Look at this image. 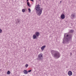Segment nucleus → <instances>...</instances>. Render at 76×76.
Masks as SVG:
<instances>
[{
  "label": "nucleus",
  "instance_id": "nucleus-1",
  "mask_svg": "<svg viewBox=\"0 0 76 76\" xmlns=\"http://www.w3.org/2000/svg\"><path fill=\"white\" fill-rule=\"evenodd\" d=\"M36 12L38 16H40L42 12V8H41L40 5L38 4L35 6Z\"/></svg>",
  "mask_w": 76,
  "mask_h": 76
},
{
  "label": "nucleus",
  "instance_id": "nucleus-2",
  "mask_svg": "<svg viewBox=\"0 0 76 76\" xmlns=\"http://www.w3.org/2000/svg\"><path fill=\"white\" fill-rule=\"evenodd\" d=\"M51 52L52 54L54 56V57H56L57 58L60 57V53L58 52L56 50H51Z\"/></svg>",
  "mask_w": 76,
  "mask_h": 76
},
{
  "label": "nucleus",
  "instance_id": "nucleus-3",
  "mask_svg": "<svg viewBox=\"0 0 76 76\" xmlns=\"http://www.w3.org/2000/svg\"><path fill=\"white\" fill-rule=\"evenodd\" d=\"M42 57H43V56L42 55V54H39L38 56V58L39 60H42Z\"/></svg>",
  "mask_w": 76,
  "mask_h": 76
},
{
  "label": "nucleus",
  "instance_id": "nucleus-4",
  "mask_svg": "<svg viewBox=\"0 0 76 76\" xmlns=\"http://www.w3.org/2000/svg\"><path fill=\"white\" fill-rule=\"evenodd\" d=\"M61 18L62 19H64L65 18V15L64 14H62L61 15Z\"/></svg>",
  "mask_w": 76,
  "mask_h": 76
},
{
  "label": "nucleus",
  "instance_id": "nucleus-5",
  "mask_svg": "<svg viewBox=\"0 0 76 76\" xmlns=\"http://www.w3.org/2000/svg\"><path fill=\"white\" fill-rule=\"evenodd\" d=\"M72 72L71 71H69L68 72V75L69 76H72Z\"/></svg>",
  "mask_w": 76,
  "mask_h": 76
},
{
  "label": "nucleus",
  "instance_id": "nucleus-6",
  "mask_svg": "<svg viewBox=\"0 0 76 76\" xmlns=\"http://www.w3.org/2000/svg\"><path fill=\"white\" fill-rule=\"evenodd\" d=\"M45 45H44L43 46H42L41 48V49L42 50V51H44V49L45 48Z\"/></svg>",
  "mask_w": 76,
  "mask_h": 76
},
{
  "label": "nucleus",
  "instance_id": "nucleus-7",
  "mask_svg": "<svg viewBox=\"0 0 76 76\" xmlns=\"http://www.w3.org/2000/svg\"><path fill=\"white\" fill-rule=\"evenodd\" d=\"M23 73L24 74H25V75H27V74L28 73V72L27 70H25L23 71Z\"/></svg>",
  "mask_w": 76,
  "mask_h": 76
},
{
  "label": "nucleus",
  "instance_id": "nucleus-8",
  "mask_svg": "<svg viewBox=\"0 0 76 76\" xmlns=\"http://www.w3.org/2000/svg\"><path fill=\"white\" fill-rule=\"evenodd\" d=\"M39 33L38 32H37L35 33V35L37 37H38V36H39Z\"/></svg>",
  "mask_w": 76,
  "mask_h": 76
},
{
  "label": "nucleus",
  "instance_id": "nucleus-9",
  "mask_svg": "<svg viewBox=\"0 0 76 76\" xmlns=\"http://www.w3.org/2000/svg\"><path fill=\"white\" fill-rule=\"evenodd\" d=\"M33 38L34 39H36V38H37V36L35 35H33Z\"/></svg>",
  "mask_w": 76,
  "mask_h": 76
},
{
  "label": "nucleus",
  "instance_id": "nucleus-10",
  "mask_svg": "<svg viewBox=\"0 0 76 76\" xmlns=\"http://www.w3.org/2000/svg\"><path fill=\"white\" fill-rule=\"evenodd\" d=\"M10 73H11L10 71H8L7 72V75H10Z\"/></svg>",
  "mask_w": 76,
  "mask_h": 76
},
{
  "label": "nucleus",
  "instance_id": "nucleus-11",
  "mask_svg": "<svg viewBox=\"0 0 76 76\" xmlns=\"http://www.w3.org/2000/svg\"><path fill=\"white\" fill-rule=\"evenodd\" d=\"M27 4L28 6H29V7H31V5H30V4H29V2H27Z\"/></svg>",
  "mask_w": 76,
  "mask_h": 76
},
{
  "label": "nucleus",
  "instance_id": "nucleus-12",
  "mask_svg": "<svg viewBox=\"0 0 76 76\" xmlns=\"http://www.w3.org/2000/svg\"><path fill=\"white\" fill-rule=\"evenodd\" d=\"M22 12H23V13H25V9H23L22 10Z\"/></svg>",
  "mask_w": 76,
  "mask_h": 76
},
{
  "label": "nucleus",
  "instance_id": "nucleus-13",
  "mask_svg": "<svg viewBox=\"0 0 76 76\" xmlns=\"http://www.w3.org/2000/svg\"><path fill=\"white\" fill-rule=\"evenodd\" d=\"M28 64H26L25 65L26 67H28Z\"/></svg>",
  "mask_w": 76,
  "mask_h": 76
},
{
  "label": "nucleus",
  "instance_id": "nucleus-14",
  "mask_svg": "<svg viewBox=\"0 0 76 76\" xmlns=\"http://www.w3.org/2000/svg\"><path fill=\"white\" fill-rule=\"evenodd\" d=\"M28 11L30 13H31V9H30V8H29L28 9Z\"/></svg>",
  "mask_w": 76,
  "mask_h": 76
},
{
  "label": "nucleus",
  "instance_id": "nucleus-15",
  "mask_svg": "<svg viewBox=\"0 0 76 76\" xmlns=\"http://www.w3.org/2000/svg\"><path fill=\"white\" fill-rule=\"evenodd\" d=\"M70 32H71V33H73V30H71Z\"/></svg>",
  "mask_w": 76,
  "mask_h": 76
},
{
  "label": "nucleus",
  "instance_id": "nucleus-16",
  "mask_svg": "<svg viewBox=\"0 0 76 76\" xmlns=\"http://www.w3.org/2000/svg\"><path fill=\"white\" fill-rule=\"evenodd\" d=\"M2 33V30L0 28V34Z\"/></svg>",
  "mask_w": 76,
  "mask_h": 76
},
{
  "label": "nucleus",
  "instance_id": "nucleus-17",
  "mask_svg": "<svg viewBox=\"0 0 76 76\" xmlns=\"http://www.w3.org/2000/svg\"><path fill=\"white\" fill-rule=\"evenodd\" d=\"M31 70H30L28 71V72H31Z\"/></svg>",
  "mask_w": 76,
  "mask_h": 76
},
{
  "label": "nucleus",
  "instance_id": "nucleus-18",
  "mask_svg": "<svg viewBox=\"0 0 76 76\" xmlns=\"http://www.w3.org/2000/svg\"><path fill=\"white\" fill-rule=\"evenodd\" d=\"M72 17H73V18H74V17L75 16V15H72Z\"/></svg>",
  "mask_w": 76,
  "mask_h": 76
},
{
  "label": "nucleus",
  "instance_id": "nucleus-19",
  "mask_svg": "<svg viewBox=\"0 0 76 76\" xmlns=\"http://www.w3.org/2000/svg\"><path fill=\"white\" fill-rule=\"evenodd\" d=\"M68 36H69V35L68 34L66 35V37H68Z\"/></svg>",
  "mask_w": 76,
  "mask_h": 76
},
{
  "label": "nucleus",
  "instance_id": "nucleus-20",
  "mask_svg": "<svg viewBox=\"0 0 76 76\" xmlns=\"http://www.w3.org/2000/svg\"><path fill=\"white\" fill-rule=\"evenodd\" d=\"M31 1H34V0H30Z\"/></svg>",
  "mask_w": 76,
  "mask_h": 76
},
{
  "label": "nucleus",
  "instance_id": "nucleus-21",
  "mask_svg": "<svg viewBox=\"0 0 76 76\" xmlns=\"http://www.w3.org/2000/svg\"><path fill=\"white\" fill-rule=\"evenodd\" d=\"M29 0H27V1L28 2Z\"/></svg>",
  "mask_w": 76,
  "mask_h": 76
},
{
  "label": "nucleus",
  "instance_id": "nucleus-22",
  "mask_svg": "<svg viewBox=\"0 0 76 76\" xmlns=\"http://www.w3.org/2000/svg\"><path fill=\"white\" fill-rule=\"evenodd\" d=\"M61 1H60V2L61 3Z\"/></svg>",
  "mask_w": 76,
  "mask_h": 76
},
{
  "label": "nucleus",
  "instance_id": "nucleus-23",
  "mask_svg": "<svg viewBox=\"0 0 76 76\" xmlns=\"http://www.w3.org/2000/svg\"><path fill=\"white\" fill-rule=\"evenodd\" d=\"M71 54H72V53H71Z\"/></svg>",
  "mask_w": 76,
  "mask_h": 76
},
{
  "label": "nucleus",
  "instance_id": "nucleus-24",
  "mask_svg": "<svg viewBox=\"0 0 76 76\" xmlns=\"http://www.w3.org/2000/svg\"><path fill=\"white\" fill-rule=\"evenodd\" d=\"M71 54H72V53H71Z\"/></svg>",
  "mask_w": 76,
  "mask_h": 76
}]
</instances>
